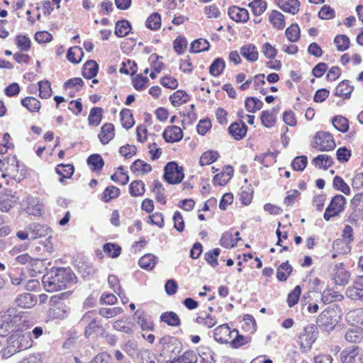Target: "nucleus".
Instances as JSON below:
<instances>
[{
  "label": "nucleus",
  "mask_w": 363,
  "mask_h": 363,
  "mask_svg": "<svg viewBox=\"0 0 363 363\" xmlns=\"http://www.w3.org/2000/svg\"><path fill=\"white\" fill-rule=\"evenodd\" d=\"M16 304L23 308H31L37 303V297L30 293H25L16 298Z\"/></svg>",
  "instance_id": "nucleus-16"
},
{
  "label": "nucleus",
  "mask_w": 363,
  "mask_h": 363,
  "mask_svg": "<svg viewBox=\"0 0 363 363\" xmlns=\"http://www.w3.org/2000/svg\"><path fill=\"white\" fill-rule=\"evenodd\" d=\"M314 140L313 147L319 151H330L336 146L333 135L328 132H318Z\"/></svg>",
  "instance_id": "nucleus-8"
},
{
  "label": "nucleus",
  "mask_w": 363,
  "mask_h": 363,
  "mask_svg": "<svg viewBox=\"0 0 363 363\" xmlns=\"http://www.w3.org/2000/svg\"><path fill=\"white\" fill-rule=\"evenodd\" d=\"M285 35L291 42H296L300 38V28L298 24H291L285 31Z\"/></svg>",
  "instance_id": "nucleus-53"
},
{
  "label": "nucleus",
  "mask_w": 363,
  "mask_h": 363,
  "mask_svg": "<svg viewBox=\"0 0 363 363\" xmlns=\"http://www.w3.org/2000/svg\"><path fill=\"white\" fill-rule=\"evenodd\" d=\"M16 202V196L11 194V191H7L0 198V211L8 212L13 205Z\"/></svg>",
  "instance_id": "nucleus-23"
},
{
  "label": "nucleus",
  "mask_w": 363,
  "mask_h": 363,
  "mask_svg": "<svg viewBox=\"0 0 363 363\" xmlns=\"http://www.w3.org/2000/svg\"><path fill=\"white\" fill-rule=\"evenodd\" d=\"M346 320L351 325L363 323V308H356L346 314Z\"/></svg>",
  "instance_id": "nucleus-28"
},
{
  "label": "nucleus",
  "mask_w": 363,
  "mask_h": 363,
  "mask_svg": "<svg viewBox=\"0 0 363 363\" xmlns=\"http://www.w3.org/2000/svg\"><path fill=\"white\" fill-rule=\"evenodd\" d=\"M99 71V65L95 60H87L83 66L82 76L86 79L94 78Z\"/></svg>",
  "instance_id": "nucleus-21"
},
{
  "label": "nucleus",
  "mask_w": 363,
  "mask_h": 363,
  "mask_svg": "<svg viewBox=\"0 0 363 363\" xmlns=\"http://www.w3.org/2000/svg\"><path fill=\"white\" fill-rule=\"evenodd\" d=\"M247 126L242 121L233 123L228 127V133L237 140L242 139L247 133Z\"/></svg>",
  "instance_id": "nucleus-15"
},
{
  "label": "nucleus",
  "mask_w": 363,
  "mask_h": 363,
  "mask_svg": "<svg viewBox=\"0 0 363 363\" xmlns=\"http://www.w3.org/2000/svg\"><path fill=\"white\" fill-rule=\"evenodd\" d=\"M233 334L228 324L220 325L213 330L214 339L220 343H228Z\"/></svg>",
  "instance_id": "nucleus-13"
},
{
  "label": "nucleus",
  "mask_w": 363,
  "mask_h": 363,
  "mask_svg": "<svg viewBox=\"0 0 363 363\" xmlns=\"http://www.w3.org/2000/svg\"><path fill=\"white\" fill-rule=\"evenodd\" d=\"M335 311L330 309H325L318 317L317 324L324 330L330 331L335 328L337 320L335 318Z\"/></svg>",
  "instance_id": "nucleus-9"
},
{
  "label": "nucleus",
  "mask_w": 363,
  "mask_h": 363,
  "mask_svg": "<svg viewBox=\"0 0 363 363\" xmlns=\"http://www.w3.org/2000/svg\"><path fill=\"white\" fill-rule=\"evenodd\" d=\"M333 186L336 190L340 191L346 195L350 194V189L349 186L339 176H335L334 177Z\"/></svg>",
  "instance_id": "nucleus-62"
},
{
  "label": "nucleus",
  "mask_w": 363,
  "mask_h": 363,
  "mask_svg": "<svg viewBox=\"0 0 363 363\" xmlns=\"http://www.w3.org/2000/svg\"><path fill=\"white\" fill-rule=\"evenodd\" d=\"M233 333L235 334V337L230 342V345L233 348H239L251 341L250 337L240 335L236 329L233 330Z\"/></svg>",
  "instance_id": "nucleus-42"
},
{
  "label": "nucleus",
  "mask_w": 363,
  "mask_h": 363,
  "mask_svg": "<svg viewBox=\"0 0 363 363\" xmlns=\"http://www.w3.org/2000/svg\"><path fill=\"white\" fill-rule=\"evenodd\" d=\"M114 135V125L112 123H106L101 128L99 138L102 144L106 145L113 138Z\"/></svg>",
  "instance_id": "nucleus-22"
},
{
  "label": "nucleus",
  "mask_w": 363,
  "mask_h": 363,
  "mask_svg": "<svg viewBox=\"0 0 363 363\" xmlns=\"http://www.w3.org/2000/svg\"><path fill=\"white\" fill-rule=\"evenodd\" d=\"M220 253L219 248H215L205 254V259L211 267H216L218 265V257Z\"/></svg>",
  "instance_id": "nucleus-59"
},
{
  "label": "nucleus",
  "mask_w": 363,
  "mask_h": 363,
  "mask_svg": "<svg viewBox=\"0 0 363 363\" xmlns=\"http://www.w3.org/2000/svg\"><path fill=\"white\" fill-rule=\"evenodd\" d=\"M229 17L235 22H247L249 19V13L246 9L233 6L228 9Z\"/></svg>",
  "instance_id": "nucleus-14"
},
{
  "label": "nucleus",
  "mask_w": 363,
  "mask_h": 363,
  "mask_svg": "<svg viewBox=\"0 0 363 363\" xmlns=\"http://www.w3.org/2000/svg\"><path fill=\"white\" fill-rule=\"evenodd\" d=\"M253 13L255 16H259L264 12L267 9V3L262 0H254L249 4Z\"/></svg>",
  "instance_id": "nucleus-60"
},
{
  "label": "nucleus",
  "mask_w": 363,
  "mask_h": 363,
  "mask_svg": "<svg viewBox=\"0 0 363 363\" xmlns=\"http://www.w3.org/2000/svg\"><path fill=\"white\" fill-rule=\"evenodd\" d=\"M359 347L352 345L343 350L340 353V359L342 363H354L355 357L359 352Z\"/></svg>",
  "instance_id": "nucleus-18"
},
{
  "label": "nucleus",
  "mask_w": 363,
  "mask_h": 363,
  "mask_svg": "<svg viewBox=\"0 0 363 363\" xmlns=\"http://www.w3.org/2000/svg\"><path fill=\"white\" fill-rule=\"evenodd\" d=\"M83 55L82 49L79 46H74L68 50L67 59L72 63L78 64L81 62Z\"/></svg>",
  "instance_id": "nucleus-30"
},
{
  "label": "nucleus",
  "mask_w": 363,
  "mask_h": 363,
  "mask_svg": "<svg viewBox=\"0 0 363 363\" xmlns=\"http://www.w3.org/2000/svg\"><path fill=\"white\" fill-rule=\"evenodd\" d=\"M334 43L339 51H345L349 48L350 39L345 35H337L334 39Z\"/></svg>",
  "instance_id": "nucleus-58"
},
{
  "label": "nucleus",
  "mask_w": 363,
  "mask_h": 363,
  "mask_svg": "<svg viewBox=\"0 0 363 363\" xmlns=\"http://www.w3.org/2000/svg\"><path fill=\"white\" fill-rule=\"evenodd\" d=\"M16 44L21 51H28L30 48L31 42L26 35H18L16 38Z\"/></svg>",
  "instance_id": "nucleus-63"
},
{
  "label": "nucleus",
  "mask_w": 363,
  "mask_h": 363,
  "mask_svg": "<svg viewBox=\"0 0 363 363\" xmlns=\"http://www.w3.org/2000/svg\"><path fill=\"white\" fill-rule=\"evenodd\" d=\"M96 315V311H89L81 318L80 323L83 325H86L84 330L86 337H89L93 334L100 333L101 335H103L105 333L101 320L99 319Z\"/></svg>",
  "instance_id": "nucleus-4"
},
{
  "label": "nucleus",
  "mask_w": 363,
  "mask_h": 363,
  "mask_svg": "<svg viewBox=\"0 0 363 363\" xmlns=\"http://www.w3.org/2000/svg\"><path fill=\"white\" fill-rule=\"evenodd\" d=\"M133 319L140 325L143 330H153L154 325L152 323L147 322L144 311L137 310L133 315Z\"/></svg>",
  "instance_id": "nucleus-26"
},
{
  "label": "nucleus",
  "mask_w": 363,
  "mask_h": 363,
  "mask_svg": "<svg viewBox=\"0 0 363 363\" xmlns=\"http://www.w3.org/2000/svg\"><path fill=\"white\" fill-rule=\"evenodd\" d=\"M131 28V24L128 21H118L116 23L115 34L119 38L125 37L129 33Z\"/></svg>",
  "instance_id": "nucleus-32"
},
{
  "label": "nucleus",
  "mask_w": 363,
  "mask_h": 363,
  "mask_svg": "<svg viewBox=\"0 0 363 363\" xmlns=\"http://www.w3.org/2000/svg\"><path fill=\"white\" fill-rule=\"evenodd\" d=\"M189 99L190 96L183 90H177L169 97V100L174 106L186 103Z\"/></svg>",
  "instance_id": "nucleus-36"
},
{
  "label": "nucleus",
  "mask_w": 363,
  "mask_h": 363,
  "mask_svg": "<svg viewBox=\"0 0 363 363\" xmlns=\"http://www.w3.org/2000/svg\"><path fill=\"white\" fill-rule=\"evenodd\" d=\"M197 354L194 350H187L173 360V363H194L197 361Z\"/></svg>",
  "instance_id": "nucleus-49"
},
{
  "label": "nucleus",
  "mask_w": 363,
  "mask_h": 363,
  "mask_svg": "<svg viewBox=\"0 0 363 363\" xmlns=\"http://www.w3.org/2000/svg\"><path fill=\"white\" fill-rule=\"evenodd\" d=\"M70 294L71 291H69L50 297V307L47 312V317L49 319H63L68 315L69 307L62 301L67 298Z\"/></svg>",
  "instance_id": "nucleus-3"
},
{
  "label": "nucleus",
  "mask_w": 363,
  "mask_h": 363,
  "mask_svg": "<svg viewBox=\"0 0 363 363\" xmlns=\"http://www.w3.org/2000/svg\"><path fill=\"white\" fill-rule=\"evenodd\" d=\"M293 267L286 261L283 262L277 269V278L280 281H285L291 274Z\"/></svg>",
  "instance_id": "nucleus-33"
},
{
  "label": "nucleus",
  "mask_w": 363,
  "mask_h": 363,
  "mask_svg": "<svg viewBox=\"0 0 363 363\" xmlns=\"http://www.w3.org/2000/svg\"><path fill=\"white\" fill-rule=\"evenodd\" d=\"M343 296L331 289L325 290L322 294L321 301L325 304H329L333 301H340Z\"/></svg>",
  "instance_id": "nucleus-46"
},
{
  "label": "nucleus",
  "mask_w": 363,
  "mask_h": 363,
  "mask_svg": "<svg viewBox=\"0 0 363 363\" xmlns=\"http://www.w3.org/2000/svg\"><path fill=\"white\" fill-rule=\"evenodd\" d=\"M87 164L91 166L93 172H99L104 165V161L99 154H93L87 158Z\"/></svg>",
  "instance_id": "nucleus-31"
},
{
  "label": "nucleus",
  "mask_w": 363,
  "mask_h": 363,
  "mask_svg": "<svg viewBox=\"0 0 363 363\" xmlns=\"http://www.w3.org/2000/svg\"><path fill=\"white\" fill-rule=\"evenodd\" d=\"M103 109L100 107H94L91 109L88 121L89 124L93 126H98L102 120Z\"/></svg>",
  "instance_id": "nucleus-38"
},
{
  "label": "nucleus",
  "mask_w": 363,
  "mask_h": 363,
  "mask_svg": "<svg viewBox=\"0 0 363 363\" xmlns=\"http://www.w3.org/2000/svg\"><path fill=\"white\" fill-rule=\"evenodd\" d=\"M160 320L172 327L179 326L181 325L179 317L173 311H167L162 313Z\"/></svg>",
  "instance_id": "nucleus-27"
},
{
  "label": "nucleus",
  "mask_w": 363,
  "mask_h": 363,
  "mask_svg": "<svg viewBox=\"0 0 363 363\" xmlns=\"http://www.w3.org/2000/svg\"><path fill=\"white\" fill-rule=\"evenodd\" d=\"M130 194L132 196H140L145 193V184L141 180H135L129 186Z\"/></svg>",
  "instance_id": "nucleus-52"
},
{
  "label": "nucleus",
  "mask_w": 363,
  "mask_h": 363,
  "mask_svg": "<svg viewBox=\"0 0 363 363\" xmlns=\"http://www.w3.org/2000/svg\"><path fill=\"white\" fill-rule=\"evenodd\" d=\"M225 67V62L221 57L216 58L209 67V72L212 76H219Z\"/></svg>",
  "instance_id": "nucleus-37"
},
{
  "label": "nucleus",
  "mask_w": 363,
  "mask_h": 363,
  "mask_svg": "<svg viewBox=\"0 0 363 363\" xmlns=\"http://www.w3.org/2000/svg\"><path fill=\"white\" fill-rule=\"evenodd\" d=\"M316 326L313 324H310L304 327L303 332L298 337V343L299 348L303 352L309 351L311 349L313 344L317 339V332L315 331Z\"/></svg>",
  "instance_id": "nucleus-5"
},
{
  "label": "nucleus",
  "mask_w": 363,
  "mask_h": 363,
  "mask_svg": "<svg viewBox=\"0 0 363 363\" xmlns=\"http://www.w3.org/2000/svg\"><path fill=\"white\" fill-rule=\"evenodd\" d=\"M308 164V158L305 155L298 156L291 162V167L295 171L302 172Z\"/></svg>",
  "instance_id": "nucleus-61"
},
{
  "label": "nucleus",
  "mask_w": 363,
  "mask_h": 363,
  "mask_svg": "<svg viewBox=\"0 0 363 363\" xmlns=\"http://www.w3.org/2000/svg\"><path fill=\"white\" fill-rule=\"evenodd\" d=\"M21 103L30 112H38L40 109V102L35 97H26L21 100Z\"/></svg>",
  "instance_id": "nucleus-40"
},
{
  "label": "nucleus",
  "mask_w": 363,
  "mask_h": 363,
  "mask_svg": "<svg viewBox=\"0 0 363 363\" xmlns=\"http://www.w3.org/2000/svg\"><path fill=\"white\" fill-rule=\"evenodd\" d=\"M27 230H30V240H35L47 235H49V238H51L50 235L52 232L51 228L40 223H31L27 226Z\"/></svg>",
  "instance_id": "nucleus-11"
},
{
  "label": "nucleus",
  "mask_w": 363,
  "mask_h": 363,
  "mask_svg": "<svg viewBox=\"0 0 363 363\" xmlns=\"http://www.w3.org/2000/svg\"><path fill=\"white\" fill-rule=\"evenodd\" d=\"M162 137L167 143H174L180 141L183 138L182 130L177 126H168L162 133Z\"/></svg>",
  "instance_id": "nucleus-12"
},
{
  "label": "nucleus",
  "mask_w": 363,
  "mask_h": 363,
  "mask_svg": "<svg viewBox=\"0 0 363 363\" xmlns=\"http://www.w3.org/2000/svg\"><path fill=\"white\" fill-rule=\"evenodd\" d=\"M56 173L61 176L60 182H62L64 179L70 178L73 174L74 168L72 164H61L55 168Z\"/></svg>",
  "instance_id": "nucleus-35"
},
{
  "label": "nucleus",
  "mask_w": 363,
  "mask_h": 363,
  "mask_svg": "<svg viewBox=\"0 0 363 363\" xmlns=\"http://www.w3.org/2000/svg\"><path fill=\"white\" fill-rule=\"evenodd\" d=\"M269 20L279 30L283 29L285 26L284 16L278 11L274 10L269 16Z\"/></svg>",
  "instance_id": "nucleus-43"
},
{
  "label": "nucleus",
  "mask_w": 363,
  "mask_h": 363,
  "mask_svg": "<svg viewBox=\"0 0 363 363\" xmlns=\"http://www.w3.org/2000/svg\"><path fill=\"white\" fill-rule=\"evenodd\" d=\"M354 87L349 84V81H342L336 87V95L350 98Z\"/></svg>",
  "instance_id": "nucleus-48"
},
{
  "label": "nucleus",
  "mask_w": 363,
  "mask_h": 363,
  "mask_svg": "<svg viewBox=\"0 0 363 363\" xmlns=\"http://www.w3.org/2000/svg\"><path fill=\"white\" fill-rule=\"evenodd\" d=\"M30 274L32 277H36L38 274L43 273L44 269V264L43 260L40 259H32L30 263L28 266Z\"/></svg>",
  "instance_id": "nucleus-45"
},
{
  "label": "nucleus",
  "mask_w": 363,
  "mask_h": 363,
  "mask_svg": "<svg viewBox=\"0 0 363 363\" xmlns=\"http://www.w3.org/2000/svg\"><path fill=\"white\" fill-rule=\"evenodd\" d=\"M336 272L333 274V279L336 284L345 286L347 284L350 274L343 267L342 264L335 265Z\"/></svg>",
  "instance_id": "nucleus-19"
},
{
  "label": "nucleus",
  "mask_w": 363,
  "mask_h": 363,
  "mask_svg": "<svg viewBox=\"0 0 363 363\" xmlns=\"http://www.w3.org/2000/svg\"><path fill=\"white\" fill-rule=\"evenodd\" d=\"M120 115L122 126L125 129L131 128L135 123L131 111L128 108H123L121 111Z\"/></svg>",
  "instance_id": "nucleus-39"
},
{
  "label": "nucleus",
  "mask_w": 363,
  "mask_h": 363,
  "mask_svg": "<svg viewBox=\"0 0 363 363\" xmlns=\"http://www.w3.org/2000/svg\"><path fill=\"white\" fill-rule=\"evenodd\" d=\"M158 258L152 254H146L143 256L138 261L139 266L146 270H152L157 262Z\"/></svg>",
  "instance_id": "nucleus-25"
},
{
  "label": "nucleus",
  "mask_w": 363,
  "mask_h": 363,
  "mask_svg": "<svg viewBox=\"0 0 363 363\" xmlns=\"http://www.w3.org/2000/svg\"><path fill=\"white\" fill-rule=\"evenodd\" d=\"M245 106L248 112L255 113L262 108L263 102L255 97L248 96L245 99Z\"/></svg>",
  "instance_id": "nucleus-34"
},
{
  "label": "nucleus",
  "mask_w": 363,
  "mask_h": 363,
  "mask_svg": "<svg viewBox=\"0 0 363 363\" xmlns=\"http://www.w3.org/2000/svg\"><path fill=\"white\" fill-rule=\"evenodd\" d=\"M346 295L350 299L363 301V276H359L353 285L347 289Z\"/></svg>",
  "instance_id": "nucleus-10"
},
{
  "label": "nucleus",
  "mask_w": 363,
  "mask_h": 363,
  "mask_svg": "<svg viewBox=\"0 0 363 363\" xmlns=\"http://www.w3.org/2000/svg\"><path fill=\"white\" fill-rule=\"evenodd\" d=\"M120 189L114 186H109L106 188L103 193L102 199L104 202H108L120 195Z\"/></svg>",
  "instance_id": "nucleus-55"
},
{
  "label": "nucleus",
  "mask_w": 363,
  "mask_h": 363,
  "mask_svg": "<svg viewBox=\"0 0 363 363\" xmlns=\"http://www.w3.org/2000/svg\"><path fill=\"white\" fill-rule=\"evenodd\" d=\"M262 124L266 128H271L275 123V118L269 111H262L260 116Z\"/></svg>",
  "instance_id": "nucleus-64"
},
{
  "label": "nucleus",
  "mask_w": 363,
  "mask_h": 363,
  "mask_svg": "<svg viewBox=\"0 0 363 363\" xmlns=\"http://www.w3.org/2000/svg\"><path fill=\"white\" fill-rule=\"evenodd\" d=\"M345 203V198L342 195L337 194L335 196L325 209L323 215L324 219L328 221L331 218L339 215L344 210Z\"/></svg>",
  "instance_id": "nucleus-7"
},
{
  "label": "nucleus",
  "mask_w": 363,
  "mask_h": 363,
  "mask_svg": "<svg viewBox=\"0 0 363 363\" xmlns=\"http://www.w3.org/2000/svg\"><path fill=\"white\" fill-rule=\"evenodd\" d=\"M209 48L210 45L208 40L199 38L191 43L190 51L192 52H200L208 50Z\"/></svg>",
  "instance_id": "nucleus-47"
},
{
  "label": "nucleus",
  "mask_w": 363,
  "mask_h": 363,
  "mask_svg": "<svg viewBox=\"0 0 363 363\" xmlns=\"http://www.w3.org/2000/svg\"><path fill=\"white\" fill-rule=\"evenodd\" d=\"M219 154L217 151L208 150L203 153L199 163L201 166L208 165L217 160Z\"/></svg>",
  "instance_id": "nucleus-50"
},
{
  "label": "nucleus",
  "mask_w": 363,
  "mask_h": 363,
  "mask_svg": "<svg viewBox=\"0 0 363 363\" xmlns=\"http://www.w3.org/2000/svg\"><path fill=\"white\" fill-rule=\"evenodd\" d=\"M332 123L333 126L342 133H346L349 130V121L345 117L336 116L333 118Z\"/></svg>",
  "instance_id": "nucleus-44"
},
{
  "label": "nucleus",
  "mask_w": 363,
  "mask_h": 363,
  "mask_svg": "<svg viewBox=\"0 0 363 363\" xmlns=\"http://www.w3.org/2000/svg\"><path fill=\"white\" fill-rule=\"evenodd\" d=\"M77 281V277L69 267L52 268L43 277L42 282L48 292L71 288Z\"/></svg>",
  "instance_id": "nucleus-1"
},
{
  "label": "nucleus",
  "mask_w": 363,
  "mask_h": 363,
  "mask_svg": "<svg viewBox=\"0 0 363 363\" xmlns=\"http://www.w3.org/2000/svg\"><path fill=\"white\" fill-rule=\"evenodd\" d=\"M183 170L176 162H169L164 167L163 178L170 184H179L184 177Z\"/></svg>",
  "instance_id": "nucleus-6"
},
{
  "label": "nucleus",
  "mask_w": 363,
  "mask_h": 363,
  "mask_svg": "<svg viewBox=\"0 0 363 363\" xmlns=\"http://www.w3.org/2000/svg\"><path fill=\"white\" fill-rule=\"evenodd\" d=\"M130 169L133 172H141L142 174H145L152 171V167L147 162L138 159L136 160L130 166Z\"/></svg>",
  "instance_id": "nucleus-41"
},
{
  "label": "nucleus",
  "mask_w": 363,
  "mask_h": 363,
  "mask_svg": "<svg viewBox=\"0 0 363 363\" xmlns=\"http://www.w3.org/2000/svg\"><path fill=\"white\" fill-rule=\"evenodd\" d=\"M345 338L350 343H360L363 340V329L360 327L349 328L345 334Z\"/></svg>",
  "instance_id": "nucleus-17"
},
{
  "label": "nucleus",
  "mask_w": 363,
  "mask_h": 363,
  "mask_svg": "<svg viewBox=\"0 0 363 363\" xmlns=\"http://www.w3.org/2000/svg\"><path fill=\"white\" fill-rule=\"evenodd\" d=\"M312 163L320 169H326L333 164V160L328 155H319L313 160Z\"/></svg>",
  "instance_id": "nucleus-29"
},
{
  "label": "nucleus",
  "mask_w": 363,
  "mask_h": 363,
  "mask_svg": "<svg viewBox=\"0 0 363 363\" xmlns=\"http://www.w3.org/2000/svg\"><path fill=\"white\" fill-rule=\"evenodd\" d=\"M103 249L104 252L112 258L118 257L121 252V248L119 245L111 242L106 243Z\"/></svg>",
  "instance_id": "nucleus-56"
},
{
  "label": "nucleus",
  "mask_w": 363,
  "mask_h": 363,
  "mask_svg": "<svg viewBox=\"0 0 363 363\" xmlns=\"http://www.w3.org/2000/svg\"><path fill=\"white\" fill-rule=\"evenodd\" d=\"M275 1L279 8L285 12L294 15L299 11L298 0H275Z\"/></svg>",
  "instance_id": "nucleus-20"
},
{
  "label": "nucleus",
  "mask_w": 363,
  "mask_h": 363,
  "mask_svg": "<svg viewBox=\"0 0 363 363\" xmlns=\"http://www.w3.org/2000/svg\"><path fill=\"white\" fill-rule=\"evenodd\" d=\"M241 55L250 62H255L258 59L259 53L255 45H244L240 49Z\"/></svg>",
  "instance_id": "nucleus-24"
},
{
  "label": "nucleus",
  "mask_w": 363,
  "mask_h": 363,
  "mask_svg": "<svg viewBox=\"0 0 363 363\" xmlns=\"http://www.w3.org/2000/svg\"><path fill=\"white\" fill-rule=\"evenodd\" d=\"M146 26L152 30H157L161 26V17L158 13H152L147 19Z\"/></svg>",
  "instance_id": "nucleus-54"
},
{
  "label": "nucleus",
  "mask_w": 363,
  "mask_h": 363,
  "mask_svg": "<svg viewBox=\"0 0 363 363\" xmlns=\"http://www.w3.org/2000/svg\"><path fill=\"white\" fill-rule=\"evenodd\" d=\"M240 239V238H238L234 240L232 233L226 231L222 235L220 244L225 248H231L235 247L237 242Z\"/></svg>",
  "instance_id": "nucleus-51"
},
{
  "label": "nucleus",
  "mask_w": 363,
  "mask_h": 363,
  "mask_svg": "<svg viewBox=\"0 0 363 363\" xmlns=\"http://www.w3.org/2000/svg\"><path fill=\"white\" fill-rule=\"evenodd\" d=\"M39 86V96L42 99H48L51 96L52 89L49 81H40L38 83Z\"/></svg>",
  "instance_id": "nucleus-57"
},
{
  "label": "nucleus",
  "mask_w": 363,
  "mask_h": 363,
  "mask_svg": "<svg viewBox=\"0 0 363 363\" xmlns=\"http://www.w3.org/2000/svg\"><path fill=\"white\" fill-rule=\"evenodd\" d=\"M8 345L4 349L2 357L9 358L13 354L30 348L32 345V337L28 333L16 331L7 340Z\"/></svg>",
  "instance_id": "nucleus-2"
}]
</instances>
